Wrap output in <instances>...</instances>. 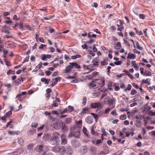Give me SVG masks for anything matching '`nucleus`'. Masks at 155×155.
I'll use <instances>...</instances> for the list:
<instances>
[{"label": "nucleus", "mask_w": 155, "mask_h": 155, "mask_svg": "<svg viewBox=\"0 0 155 155\" xmlns=\"http://www.w3.org/2000/svg\"><path fill=\"white\" fill-rule=\"evenodd\" d=\"M52 105L54 107H57L58 105V104L55 102H54L52 104Z\"/></svg>", "instance_id": "obj_54"}, {"label": "nucleus", "mask_w": 155, "mask_h": 155, "mask_svg": "<svg viewBox=\"0 0 155 155\" xmlns=\"http://www.w3.org/2000/svg\"><path fill=\"white\" fill-rule=\"evenodd\" d=\"M82 131L83 133L84 134L86 135L88 137V135L87 133V129L84 127H83Z\"/></svg>", "instance_id": "obj_25"}, {"label": "nucleus", "mask_w": 155, "mask_h": 155, "mask_svg": "<svg viewBox=\"0 0 155 155\" xmlns=\"http://www.w3.org/2000/svg\"><path fill=\"white\" fill-rule=\"evenodd\" d=\"M71 144L74 147L77 148L79 147L80 143L78 141L74 140L71 141Z\"/></svg>", "instance_id": "obj_5"}, {"label": "nucleus", "mask_w": 155, "mask_h": 155, "mask_svg": "<svg viewBox=\"0 0 155 155\" xmlns=\"http://www.w3.org/2000/svg\"><path fill=\"white\" fill-rule=\"evenodd\" d=\"M91 107L92 108H96L98 107H102L101 104L99 102L91 103Z\"/></svg>", "instance_id": "obj_3"}, {"label": "nucleus", "mask_w": 155, "mask_h": 155, "mask_svg": "<svg viewBox=\"0 0 155 155\" xmlns=\"http://www.w3.org/2000/svg\"><path fill=\"white\" fill-rule=\"evenodd\" d=\"M45 73L46 74V75L48 76L50 75L51 72L50 71H46L45 72Z\"/></svg>", "instance_id": "obj_44"}, {"label": "nucleus", "mask_w": 155, "mask_h": 155, "mask_svg": "<svg viewBox=\"0 0 155 155\" xmlns=\"http://www.w3.org/2000/svg\"><path fill=\"white\" fill-rule=\"evenodd\" d=\"M114 48L117 49H120L121 47V45L120 42H117L116 44H114Z\"/></svg>", "instance_id": "obj_13"}, {"label": "nucleus", "mask_w": 155, "mask_h": 155, "mask_svg": "<svg viewBox=\"0 0 155 155\" xmlns=\"http://www.w3.org/2000/svg\"><path fill=\"white\" fill-rule=\"evenodd\" d=\"M87 102V98L86 97H84L83 98V102L82 104L83 105H85Z\"/></svg>", "instance_id": "obj_27"}, {"label": "nucleus", "mask_w": 155, "mask_h": 155, "mask_svg": "<svg viewBox=\"0 0 155 155\" xmlns=\"http://www.w3.org/2000/svg\"><path fill=\"white\" fill-rule=\"evenodd\" d=\"M139 17L140 18H142V19H144L145 18V16L143 14H140L139 15Z\"/></svg>", "instance_id": "obj_52"}, {"label": "nucleus", "mask_w": 155, "mask_h": 155, "mask_svg": "<svg viewBox=\"0 0 155 155\" xmlns=\"http://www.w3.org/2000/svg\"><path fill=\"white\" fill-rule=\"evenodd\" d=\"M136 44L137 45V49H138L140 50H142L143 49V48L142 47H140L139 45V44L138 43V42H136Z\"/></svg>", "instance_id": "obj_32"}, {"label": "nucleus", "mask_w": 155, "mask_h": 155, "mask_svg": "<svg viewBox=\"0 0 155 155\" xmlns=\"http://www.w3.org/2000/svg\"><path fill=\"white\" fill-rule=\"evenodd\" d=\"M33 146L34 145L33 144H30L27 146V148L29 150L31 149Z\"/></svg>", "instance_id": "obj_35"}, {"label": "nucleus", "mask_w": 155, "mask_h": 155, "mask_svg": "<svg viewBox=\"0 0 155 155\" xmlns=\"http://www.w3.org/2000/svg\"><path fill=\"white\" fill-rule=\"evenodd\" d=\"M93 77L91 75L89 76H86V78H87L88 79V80H90Z\"/></svg>", "instance_id": "obj_63"}, {"label": "nucleus", "mask_w": 155, "mask_h": 155, "mask_svg": "<svg viewBox=\"0 0 155 155\" xmlns=\"http://www.w3.org/2000/svg\"><path fill=\"white\" fill-rule=\"evenodd\" d=\"M111 114L112 115L116 116L117 115V113L115 110H114L112 111L111 112Z\"/></svg>", "instance_id": "obj_36"}, {"label": "nucleus", "mask_w": 155, "mask_h": 155, "mask_svg": "<svg viewBox=\"0 0 155 155\" xmlns=\"http://www.w3.org/2000/svg\"><path fill=\"white\" fill-rule=\"evenodd\" d=\"M58 152L61 155H63L64 154L65 152V148L64 146L59 147Z\"/></svg>", "instance_id": "obj_8"}, {"label": "nucleus", "mask_w": 155, "mask_h": 155, "mask_svg": "<svg viewBox=\"0 0 155 155\" xmlns=\"http://www.w3.org/2000/svg\"><path fill=\"white\" fill-rule=\"evenodd\" d=\"M41 65H39L38 64V65L36 66V67L35 69H36V71L39 70L41 68Z\"/></svg>", "instance_id": "obj_58"}, {"label": "nucleus", "mask_w": 155, "mask_h": 155, "mask_svg": "<svg viewBox=\"0 0 155 155\" xmlns=\"http://www.w3.org/2000/svg\"><path fill=\"white\" fill-rule=\"evenodd\" d=\"M50 81V79H46V80L45 81V83L46 84H48Z\"/></svg>", "instance_id": "obj_62"}, {"label": "nucleus", "mask_w": 155, "mask_h": 155, "mask_svg": "<svg viewBox=\"0 0 155 155\" xmlns=\"http://www.w3.org/2000/svg\"><path fill=\"white\" fill-rule=\"evenodd\" d=\"M114 100L110 98L109 97H106L104 99V102L105 104H109L110 106L113 105Z\"/></svg>", "instance_id": "obj_2"}, {"label": "nucleus", "mask_w": 155, "mask_h": 155, "mask_svg": "<svg viewBox=\"0 0 155 155\" xmlns=\"http://www.w3.org/2000/svg\"><path fill=\"white\" fill-rule=\"evenodd\" d=\"M15 83L17 85H18L21 83V80L20 79H17L15 81Z\"/></svg>", "instance_id": "obj_28"}, {"label": "nucleus", "mask_w": 155, "mask_h": 155, "mask_svg": "<svg viewBox=\"0 0 155 155\" xmlns=\"http://www.w3.org/2000/svg\"><path fill=\"white\" fill-rule=\"evenodd\" d=\"M37 46V43H35L34 45L32 47V50H34L36 48V47Z\"/></svg>", "instance_id": "obj_64"}, {"label": "nucleus", "mask_w": 155, "mask_h": 155, "mask_svg": "<svg viewBox=\"0 0 155 155\" xmlns=\"http://www.w3.org/2000/svg\"><path fill=\"white\" fill-rule=\"evenodd\" d=\"M41 59L43 60H45V59L46 58V55L45 54H43L41 56Z\"/></svg>", "instance_id": "obj_41"}, {"label": "nucleus", "mask_w": 155, "mask_h": 155, "mask_svg": "<svg viewBox=\"0 0 155 155\" xmlns=\"http://www.w3.org/2000/svg\"><path fill=\"white\" fill-rule=\"evenodd\" d=\"M132 88V86L130 84H129L128 85L127 87L126 88L125 90V91L126 92L127 91H130L131 89Z\"/></svg>", "instance_id": "obj_26"}, {"label": "nucleus", "mask_w": 155, "mask_h": 155, "mask_svg": "<svg viewBox=\"0 0 155 155\" xmlns=\"http://www.w3.org/2000/svg\"><path fill=\"white\" fill-rule=\"evenodd\" d=\"M89 111V109L87 107H85L82 109V111L81 112L82 114H83L87 113Z\"/></svg>", "instance_id": "obj_18"}, {"label": "nucleus", "mask_w": 155, "mask_h": 155, "mask_svg": "<svg viewBox=\"0 0 155 155\" xmlns=\"http://www.w3.org/2000/svg\"><path fill=\"white\" fill-rule=\"evenodd\" d=\"M17 142L21 146H22L24 145V141L23 139L21 137H18L17 138Z\"/></svg>", "instance_id": "obj_11"}, {"label": "nucleus", "mask_w": 155, "mask_h": 155, "mask_svg": "<svg viewBox=\"0 0 155 155\" xmlns=\"http://www.w3.org/2000/svg\"><path fill=\"white\" fill-rule=\"evenodd\" d=\"M36 131V130L35 129H32L30 130L29 131V134L30 135H32L35 133Z\"/></svg>", "instance_id": "obj_22"}, {"label": "nucleus", "mask_w": 155, "mask_h": 155, "mask_svg": "<svg viewBox=\"0 0 155 155\" xmlns=\"http://www.w3.org/2000/svg\"><path fill=\"white\" fill-rule=\"evenodd\" d=\"M102 141L101 139H97L96 140V145H98L100 143H102Z\"/></svg>", "instance_id": "obj_42"}, {"label": "nucleus", "mask_w": 155, "mask_h": 155, "mask_svg": "<svg viewBox=\"0 0 155 155\" xmlns=\"http://www.w3.org/2000/svg\"><path fill=\"white\" fill-rule=\"evenodd\" d=\"M51 91V90L50 88H48L46 90V93L50 94Z\"/></svg>", "instance_id": "obj_61"}, {"label": "nucleus", "mask_w": 155, "mask_h": 155, "mask_svg": "<svg viewBox=\"0 0 155 155\" xmlns=\"http://www.w3.org/2000/svg\"><path fill=\"white\" fill-rule=\"evenodd\" d=\"M110 110V109L109 108L106 109L104 111V113L105 114H107Z\"/></svg>", "instance_id": "obj_39"}, {"label": "nucleus", "mask_w": 155, "mask_h": 155, "mask_svg": "<svg viewBox=\"0 0 155 155\" xmlns=\"http://www.w3.org/2000/svg\"><path fill=\"white\" fill-rule=\"evenodd\" d=\"M12 114V112L11 110H10L9 111H8V112H7L5 114V117H8L10 116Z\"/></svg>", "instance_id": "obj_30"}, {"label": "nucleus", "mask_w": 155, "mask_h": 155, "mask_svg": "<svg viewBox=\"0 0 155 155\" xmlns=\"http://www.w3.org/2000/svg\"><path fill=\"white\" fill-rule=\"evenodd\" d=\"M51 113L57 115L59 114V113L58 111L54 110H53L52 111Z\"/></svg>", "instance_id": "obj_45"}, {"label": "nucleus", "mask_w": 155, "mask_h": 155, "mask_svg": "<svg viewBox=\"0 0 155 155\" xmlns=\"http://www.w3.org/2000/svg\"><path fill=\"white\" fill-rule=\"evenodd\" d=\"M60 112L61 114H63L65 112H67L68 110V109L67 108H66L64 110L62 111L61 110H60Z\"/></svg>", "instance_id": "obj_37"}, {"label": "nucleus", "mask_w": 155, "mask_h": 155, "mask_svg": "<svg viewBox=\"0 0 155 155\" xmlns=\"http://www.w3.org/2000/svg\"><path fill=\"white\" fill-rule=\"evenodd\" d=\"M48 31L50 33H51L53 32L55 30L54 28H49Z\"/></svg>", "instance_id": "obj_55"}, {"label": "nucleus", "mask_w": 155, "mask_h": 155, "mask_svg": "<svg viewBox=\"0 0 155 155\" xmlns=\"http://www.w3.org/2000/svg\"><path fill=\"white\" fill-rule=\"evenodd\" d=\"M62 129L64 131H65L68 130V127L64 125L62 126Z\"/></svg>", "instance_id": "obj_33"}, {"label": "nucleus", "mask_w": 155, "mask_h": 155, "mask_svg": "<svg viewBox=\"0 0 155 155\" xmlns=\"http://www.w3.org/2000/svg\"><path fill=\"white\" fill-rule=\"evenodd\" d=\"M93 50L95 52H97V49L96 48L95 44H94L93 45Z\"/></svg>", "instance_id": "obj_59"}, {"label": "nucleus", "mask_w": 155, "mask_h": 155, "mask_svg": "<svg viewBox=\"0 0 155 155\" xmlns=\"http://www.w3.org/2000/svg\"><path fill=\"white\" fill-rule=\"evenodd\" d=\"M59 148V147H54L52 148V150L55 153L58 152Z\"/></svg>", "instance_id": "obj_20"}, {"label": "nucleus", "mask_w": 155, "mask_h": 155, "mask_svg": "<svg viewBox=\"0 0 155 155\" xmlns=\"http://www.w3.org/2000/svg\"><path fill=\"white\" fill-rule=\"evenodd\" d=\"M86 121L88 124H91L93 122V119L91 116H88L85 119Z\"/></svg>", "instance_id": "obj_9"}, {"label": "nucleus", "mask_w": 155, "mask_h": 155, "mask_svg": "<svg viewBox=\"0 0 155 155\" xmlns=\"http://www.w3.org/2000/svg\"><path fill=\"white\" fill-rule=\"evenodd\" d=\"M96 111V113L100 116H101L104 113V110L102 108L97 109Z\"/></svg>", "instance_id": "obj_10"}, {"label": "nucleus", "mask_w": 155, "mask_h": 155, "mask_svg": "<svg viewBox=\"0 0 155 155\" xmlns=\"http://www.w3.org/2000/svg\"><path fill=\"white\" fill-rule=\"evenodd\" d=\"M53 80H55V81L57 83L58 81H59L61 80V78L60 77H58V78H55L54 79H53Z\"/></svg>", "instance_id": "obj_46"}, {"label": "nucleus", "mask_w": 155, "mask_h": 155, "mask_svg": "<svg viewBox=\"0 0 155 155\" xmlns=\"http://www.w3.org/2000/svg\"><path fill=\"white\" fill-rule=\"evenodd\" d=\"M89 53L90 54H91L93 57L95 55V53H94V51H90Z\"/></svg>", "instance_id": "obj_57"}, {"label": "nucleus", "mask_w": 155, "mask_h": 155, "mask_svg": "<svg viewBox=\"0 0 155 155\" xmlns=\"http://www.w3.org/2000/svg\"><path fill=\"white\" fill-rule=\"evenodd\" d=\"M71 119L70 118H66L65 120L66 123L67 124H70L71 122Z\"/></svg>", "instance_id": "obj_31"}, {"label": "nucleus", "mask_w": 155, "mask_h": 155, "mask_svg": "<svg viewBox=\"0 0 155 155\" xmlns=\"http://www.w3.org/2000/svg\"><path fill=\"white\" fill-rule=\"evenodd\" d=\"M132 84L133 86H134L135 88H139V86L138 85L136 84L135 83H133Z\"/></svg>", "instance_id": "obj_50"}, {"label": "nucleus", "mask_w": 155, "mask_h": 155, "mask_svg": "<svg viewBox=\"0 0 155 155\" xmlns=\"http://www.w3.org/2000/svg\"><path fill=\"white\" fill-rule=\"evenodd\" d=\"M100 83H102L101 86V87H102V86H104V84H105V81H104V80H101V82H100Z\"/></svg>", "instance_id": "obj_56"}, {"label": "nucleus", "mask_w": 155, "mask_h": 155, "mask_svg": "<svg viewBox=\"0 0 155 155\" xmlns=\"http://www.w3.org/2000/svg\"><path fill=\"white\" fill-rule=\"evenodd\" d=\"M71 64L72 66L73 67V68L74 67L75 68L77 69H80L81 68L80 66L78 65L76 63H71Z\"/></svg>", "instance_id": "obj_16"}, {"label": "nucleus", "mask_w": 155, "mask_h": 155, "mask_svg": "<svg viewBox=\"0 0 155 155\" xmlns=\"http://www.w3.org/2000/svg\"><path fill=\"white\" fill-rule=\"evenodd\" d=\"M127 118V116L125 115H122L120 117L121 120H124Z\"/></svg>", "instance_id": "obj_43"}, {"label": "nucleus", "mask_w": 155, "mask_h": 155, "mask_svg": "<svg viewBox=\"0 0 155 155\" xmlns=\"http://www.w3.org/2000/svg\"><path fill=\"white\" fill-rule=\"evenodd\" d=\"M59 133L57 132H54L53 133L52 136L50 139H49L50 135L48 134H45L43 136V140H49V142L53 145H56L58 144L59 141L58 140Z\"/></svg>", "instance_id": "obj_1"}, {"label": "nucleus", "mask_w": 155, "mask_h": 155, "mask_svg": "<svg viewBox=\"0 0 155 155\" xmlns=\"http://www.w3.org/2000/svg\"><path fill=\"white\" fill-rule=\"evenodd\" d=\"M61 144L62 145H65L67 143V140L65 138L64 135H62L61 136Z\"/></svg>", "instance_id": "obj_6"}, {"label": "nucleus", "mask_w": 155, "mask_h": 155, "mask_svg": "<svg viewBox=\"0 0 155 155\" xmlns=\"http://www.w3.org/2000/svg\"><path fill=\"white\" fill-rule=\"evenodd\" d=\"M87 85L89 87V88H91L96 87V85L94 84V81H92L91 83H89Z\"/></svg>", "instance_id": "obj_17"}, {"label": "nucleus", "mask_w": 155, "mask_h": 155, "mask_svg": "<svg viewBox=\"0 0 155 155\" xmlns=\"http://www.w3.org/2000/svg\"><path fill=\"white\" fill-rule=\"evenodd\" d=\"M10 13L9 12H5L3 13L4 16H6L9 15Z\"/></svg>", "instance_id": "obj_51"}, {"label": "nucleus", "mask_w": 155, "mask_h": 155, "mask_svg": "<svg viewBox=\"0 0 155 155\" xmlns=\"http://www.w3.org/2000/svg\"><path fill=\"white\" fill-rule=\"evenodd\" d=\"M136 58V55L135 54L129 53L128 54V55L127 57V58H130V59H134Z\"/></svg>", "instance_id": "obj_15"}, {"label": "nucleus", "mask_w": 155, "mask_h": 155, "mask_svg": "<svg viewBox=\"0 0 155 155\" xmlns=\"http://www.w3.org/2000/svg\"><path fill=\"white\" fill-rule=\"evenodd\" d=\"M98 73V72L96 71H94L92 73V74L91 75L93 77H94L96 76L97 74Z\"/></svg>", "instance_id": "obj_47"}, {"label": "nucleus", "mask_w": 155, "mask_h": 155, "mask_svg": "<svg viewBox=\"0 0 155 155\" xmlns=\"http://www.w3.org/2000/svg\"><path fill=\"white\" fill-rule=\"evenodd\" d=\"M114 63L116 65H120L122 63L121 61H118L117 62H114Z\"/></svg>", "instance_id": "obj_38"}, {"label": "nucleus", "mask_w": 155, "mask_h": 155, "mask_svg": "<svg viewBox=\"0 0 155 155\" xmlns=\"http://www.w3.org/2000/svg\"><path fill=\"white\" fill-rule=\"evenodd\" d=\"M137 92L136 90L134 89H133L131 92L130 94L132 95H134L137 93Z\"/></svg>", "instance_id": "obj_40"}, {"label": "nucleus", "mask_w": 155, "mask_h": 155, "mask_svg": "<svg viewBox=\"0 0 155 155\" xmlns=\"http://www.w3.org/2000/svg\"><path fill=\"white\" fill-rule=\"evenodd\" d=\"M101 65H106L108 64V63L105 61H102L101 62Z\"/></svg>", "instance_id": "obj_48"}, {"label": "nucleus", "mask_w": 155, "mask_h": 155, "mask_svg": "<svg viewBox=\"0 0 155 155\" xmlns=\"http://www.w3.org/2000/svg\"><path fill=\"white\" fill-rule=\"evenodd\" d=\"M74 110V108L73 107L69 106H68V111L69 112H71L72 111Z\"/></svg>", "instance_id": "obj_34"}, {"label": "nucleus", "mask_w": 155, "mask_h": 155, "mask_svg": "<svg viewBox=\"0 0 155 155\" xmlns=\"http://www.w3.org/2000/svg\"><path fill=\"white\" fill-rule=\"evenodd\" d=\"M151 75V73L150 72L148 71L147 70H145L143 75L144 76H150Z\"/></svg>", "instance_id": "obj_23"}, {"label": "nucleus", "mask_w": 155, "mask_h": 155, "mask_svg": "<svg viewBox=\"0 0 155 155\" xmlns=\"http://www.w3.org/2000/svg\"><path fill=\"white\" fill-rule=\"evenodd\" d=\"M140 73L141 74L143 75V74L144 73V72L143 71L144 68H140Z\"/></svg>", "instance_id": "obj_53"}, {"label": "nucleus", "mask_w": 155, "mask_h": 155, "mask_svg": "<svg viewBox=\"0 0 155 155\" xmlns=\"http://www.w3.org/2000/svg\"><path fill=\"white\" fill-rule=\"evenodd\" d=\"M8 134L11 135H15V132L9 131H8Z\"/></svg>", "instance_id": "obj_60"}, {"label": "nucleus", "mask_w": 155, "mask_h": 155, "mask_svg": "<svg viewBox=\"0 0 155 155\" xmlns=\"http://www.w3.org/2000/svg\"><path fill=\"white\" fill-rule=\"evenodd\" d=\"M150 80L149 78H147L146 80L143 79L142 81L141 84H143L144 83L148 85H150Z\"/></svg>", "instance_id": "obj_14"}, {"label": "nucleus", "mask_w": 155, "mask_h": 155, "mask_svg": "<svg viewBox=\"0 0 155 155\" xmlns=\"http://www.w3.org/2000/svg\"><path fill=\"white\" fill-rule=\"evenodd\" d=\"M65 152H66L67 153L68 155H71L73 153L72 149L71 147L69 146H66Z\"/></svg>", "instance_id": "obj_4"}, {"label": "nucleus", "mask_w": 155, "mask_h": 155, "mask_svg": "<svg viewBox=\"0 0 155 155\" xmlns=\"http://www.w3.org/2000/svg\"><path fill=\"white\" fill-rule=\"evenodd\" d=\"M80 136V131H76L73 133V136L75 137L79 138Z\"/></svg>", "instance_id": "obj_12"}, {"label": "nucleus", "mask_w": 155, "mask_h": 155, "mask_svg": "<svg viewBox=\"0 0 155 155\" xmlns=\"http://www.w3.org/2000/svg\"><path fill=\"white\" fill-rule=\"evenodd\" d=\"M73 68V67L72 66L71 63H69V65L67 66L65 69V73H69L70 72L71 69Z\"/></svg>", "instance_id": "obj_7"}, {"label": "nucleus", "mask_w": 155, "mask_h": 155, "mask_svg": "<svg viewBox=\"0 0 155 155\" xmlns=\"http://www.w3.org/2000/svg\"><path fill=\"white\" fill-rule=\"evenodd\" d=\"M57 125L59 126V127H61L62 126L63 123L62 121L60 122H58L57 123Z\"/></svg>", "instance_id": "obj_49"}, {"label": "nucleus", "mask_w": 155, "mask_h": 155, "mask_svg": "<svg viewBox=\"0 0 155 155\" xmlns=\"http://www.w3.org/2000/svg\"><path fill=\"white\" fill-rule=\"evenodd\" d=\"M43 150V146L42 145H39L37 147V150L38 152H41Z\"/></svg>", "instance_id": "obj_19"}, {"label": "nucleus", "mask_w": 155, "mask_h": 155, "mask_svg": "<svg viewBox=\"0 0 155 155\" xmlns=\"http://www.w3.org/2000/svg\"><path fill=\"white\" fill-rule=\"evenodd\" d=\"M91 134L95 136H98L97 133L96 132H95V131H94L93 130V127L92 126L91 127Z\"/></svg>", "instance_id": "obj_21"}, {"label": "nucleus", "mask_w": 155, "mask_h": 155, "mask_svg": "<svg viewBox=\"0 0 155 155\" xmlns=\"http://www.w3.org/2000/svg\"><path fill=\"white\" fill-rule=\"evenodd\" d=\"M91 114L94 117V118L95 119L96 121L98 120V115L97 114H96L93 113H91Z\"/></svg>", "instance_id": "obj_24"}, {"label": "nucleus", "mask_w": 155, "mask_h": 155, "mask_svg": "<svg viewBox=\"0 0 155 155\" xmlns=\"http://www.w3.org/2000/svg\"><path fill=\"white\" fill-rule=\"evenodd\" d=\"M38 124L37 123L34 122L31 124V127L32 128H36L38 126Z\"/></svg>", "instance_id": "obj_29"}]
</instances>
